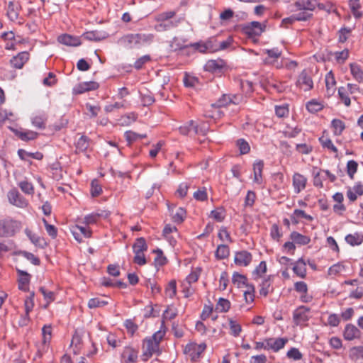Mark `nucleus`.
Instances as JSON below:
<instances>
[{
	"instance_id": "cd10ccee",
	"label": "nucleus",
	"mask_w": 363,
	"mask_h": 363,
	"mask_svg": "<svg viewBox=\"0 0 363 363\" xmlns=\"http://www.w3.org/2000/svg\"><path fill=\"white\" fill-rule=\"evenodd\" d=\"M350 358L353 361H357L359 359H363V347L356 346L350 350Z\"/></svg>"
},
{
	"instance_id": "dca6fc26",
	"label": "nucleus",
	"mask_w": 363,
	"mask_h": 363,
	"mask_svg": "<svg viewBox=\"0 0 363 363\" xmlns=\"http://www.w3.org/2000/svg\"><path fill=\"white\" fill-rule=\"evenodd\" d=\"M58 41L67 46H78L81 45V40L77 37H74L68 34H64L58 37Z\"/></svg>"
},
{
	"instance_id": "473e14b6",
	"label": "nucleus",
	"mask_w": 363,
	"mask_h": 363,
	"mask_svg": "<svg viewBox=\"0 0 363 363\" xmlns=\"http://www.w3.org/2000/svg\"><path fill=\"white\" fill-rule=\"evenodd\" d=\"M230 250L226 245H220L216 251V257L219 259H223L229 256Z\"/></svg>"
},
{
	"instance_id": "79ce46f5",
	"label": "nucleus",
	"mask_w": 363,
	"mask_h": 363,
	"mask_svg": "<svg viewBox=\"0 0 363 363\" xmlns=\"http://www.w3.org/2000/svg\"><path fill=\"white\" fill-rule=\"evenodd\" d=\"M332 127L334 128V133L340 135L345 128V123L339 119H334L332 121Z\"/></svg>"
},
{
	"instance_id": "6e6d98bb",
	"label": "nucleus",
	"mask_w": 363,
	"mask_h": 363,
	"mask_svg": "<svg viewBox=\"0 0 363 363\" xmlns=\"http://www.w3.org/2000/svg\"><path fill=\"white\" fill-rule=\"evenodd\" d=\"M247 278L242 274H240L238 272H235L232 277V282L234 284H238V286H240V284H246Z\"/></svg>"
},
{
	"instance_id": "09e8293b",
	"label": "nucleus",
	"mask_w": 363,
	"mask_h": 363,
	"mask_svg": "<svg viewBox=\"0 0 363 363\" xmlns=\"http://www.w3.org/2000/svg\"><path fill=\"white\" fill-rule=\"evenodd\" d=\"M319 140H320L321 145L324 147H327V148L330 149L333 152H335V153L337 152V147L335 146H334V145L333 144L330 139L325 138L324 136H322L321 138H320Z\"/></svg>"
},
{
	"instance_id": "a18cd8bd",
	"label": "nucleus",
	"mask_w": 363,
	"mask_h": 363,
	"mask_svg": "<svg viewBox=\"0 0 363 363\" xmlns=\"http://www.w3.org/2000/svg\"><path fill=\"white\" fill-rule=\"evenodd\" d=\"M35 293L34 291L30 292V296L27 297L25 300V310L26 315H28L30 311L33 310V308L34 306V298Z\"/></svg>"
},
{
	"instance_id": "4468645a",
	"label": "nucleus",
	"mask_w": 363,
	"mask_h": 363,
	"mask_svg": "<svg viewBox=\"0 0 363 363\" xmlns=\"http://www.w3.org/2000/svg\"><path fill=\"white\" fill-rule=\"evenodd\" d=\"M287 339L285 338H269L266 340L267 347L268 349H272L274 352L279 351L283 348L285 344L287 342Z\"/></svg>"
},
{
	"instance_id": "6ab92c4d",
	"label": "nucleus",
	"mask_w": 363,
	"mask_h": 363,
	"mask_svg": "<svg viewBox=\"0 0 363 363\" xmlns=\"http://www.w3.org/2000/svg\"><path fill=\"white\" fill-rule=\"evenodd\" d=\"M98 87L99 84L95 82H84L79 84L77 87L74 88V91L75 94H79L91 90H95L98 89Z\"/></svg>"
},
{
	"instance_id": "aec40b11",
	"label": "nucleus",
	"mask_w": 363,
	"mask_h": 363,
	"mask_svg": "<svg viewBox=\"0 0 363 363\" xmlns=\"http://www.w3.org/2000/svg\"><path fill=\"white\" fill-rule=\"evenodd\" d=\"M25 233L30 239V240L32 242V243H33L35 246H38L41 248H43L47 245V242L44 238H40L38 235L33 233V232L30 229L26 228L25 230Z\"/></svg>"
},
{
	"instance_id": "bb28decb",
	"label": "nucleus",
	"mask_w": 363,
	"mask_h": 363,
	"mask_svg": "<svg viewBox=\"0 0 363 363\" xmlns=\"http://www.w3.org/2000/svg\"><path fill=\"white\" fill-rule=\"evenodd\" d=\"M350 71L353 77L358 82H363V71L360 68L359 65L356 63H351L350 65Z\"/></svg>"
},
{
	"instance_id": "c85d7f7f",
	"label": "nucleus",
	"mask_w": 363,
	"mask_h": 363,
	"mask_svg": "<svg viewBox=\"0 0 363 363\" xmlns=\"http://www.w3.org/2000/svg\"><path fill=\"white\" fill-rule=\"evenodd\" d=\"M135 254L142 253L147 250V246L145 240L143 238H138L133 245Z\"/></svg>"
},
{
	"instance_id": "b1692460",
	"label": "nucleus",
	"mask_w": 363,
	"mask_h": 363,
	"mask_svg": "<svg viewBox=\"0 0 363 363\" xmlns=\"http://www.w3.org/2000/svg\"><path fill=\"white\" fill-rule=\"evenodd\" d=\"M290 238L293 242L300 245H307L311 241L309 237L303 235L296 231H294L291 233Z\"/></svg>"
},
{
	"instance_id": "f3484780",
	"label": "nucleus",
	"mask_w": 363,
	"mask_h": 363,
	"mask_svg": "<svg viewBox=\"0 0 363 363\" xmlns=\"http://www.w3.org/2000/svg\"><path fill=\"white\" fill-rule=\"evenodd\" d=\"M225 66V63L222 60H208L204 66L206 71L211 72H216L223 69Z\"/></svg>"
},
{
	"instance_id": "4d7b16f0",
	"label": "nucleus",
	"mask_w": 363,
	"mask_h": 363,
	"mask_svg": "<svg viewBox=\"0 0 363 363\" xmlns=\"http://www.w3.org/2000/svg\"><path fill=\"white\" fill-rule=\"evenodd\" d=\"M43 222L48 235L52 238H55L57 233V228L54 225L49 224L45 218H43Z\"/></svg>"
},
{
	"instance_id": "4be33fe9",
	"label": "nucleus",
	"mask_w": 363,
	"mask_h": 363,
	"mask_svg": "<svg viewBox=\"0 0 363 363\" xmlns=\"http://www.w3.org/2000/svg\"><path fill=\"white\" fill-rule=\"evenodd\" d=\"M325 84L327 89V94L328 96H332L335 91V80L331 72L327 74L325 77Z\"/></svg>"
},
{
	"instance_id": "37998d69",
	"label": "nucleus",
	"mask_w": 363,
	"mask_h": 363,
	"mask_svg": "<svg viewBox=\"0 0 363 363\" xmlns=\"http://www.w3.org/2000/svg\"><path fill=\"white\" fill-rule=\"evenodd\" d=\"M230 104H238V101H234L231 95L223 94L218 101V106H225Z\"/></svg>"
},
{
	"instance_id": "5fc2aeb1",
	"label": "nucleus",
	"mask_w": 363,
	"mask_h": 363,
	"mask_svg": "<svg viewBox=\"0 0 363 363\" xmlns=\"http://www.w3.org/2000/svg\"><path fill=\"white\" fill-rule=\"evenodd\" d=\"M237 145L239 147L241 154H247L249 152L250 147L247 142L243 139H239L237 141Z\"/></svg>"
},
{
	"instance_id": "a211bd4d",
	"label": "nucleus",
	"mask_w": 363,
	"mask_h": 363,
	"mask_svg": "<svg viewBox=\"0 0 363 363\" xmlns=\"http://www.w3.org/2000/svg\"><path fill=\"white\" fill-rule=\"evenodd\" d=\"M108 34L105 32L98 30L86 32L82 35V38L88 40L100 41L106 38Z\"/></svg>"
},
{
	"instance_id": "c9c22d12",
	"label": "nucleus",
	"mask_w": 363,
	"mask_h": 363,
	"mask_svg": "<svg viewBox=\"0 0 363 363\" xmlns=\"http://www.w3.org/2000/svg\"><path fill=\"white\" fill-rule=\"evenodd\" d=\"M47 118L44 116H35L31 118L32 124L40 129H44L45 128V122Z\"/></svg>"
},
{
	"instance_id": "0e129e2a",
	"label": "nucleus",
	"mask_w": 363,
	"mask_h": 363,
	"mask_svg": "<svg viewBox=\"0 0 363 363\" xmlns=\"http://www.w3.org/2000/svg\"><path fill=\"white\" fill-rule=\"evenodd\" d=\"M194 121H190L187 124L179 127V130L181 134L184 135H186L191 131V129L194 130Z\"/></svg>"
},
{
	"instance_id": "69168bd1",
	"label": "nucleus",
	"mask_w": 363,
	"mask_h": 363,
	"mask_svg": "<svg viewBox=\"0 0 363 363\" xmlns=\"http://www.w3.org/2000/svg\"><path fill=\"white\" fill-rule=\"evenodd\" d=\"M220 285L219 288L220 290H225L228 283V274L226 272H223L220 277Z\"/></svg>"
},
{
	"instance_id": "393cba45",
	"label": "nucleus",
	"mask_w": 363,
	"mask_h": 363,
	"mask_svg": "<svg viewBox=\"0 0 363 363\" xmlns=\"http://www.w3.org/2000/svg\"><path fill=\"white\" fill-rule=\"evenodd\" d=\"M16 136H18L20 139L23 141H29L35 139L38 133L32 130H26V131H19L16 130L15 132Z\"/></svg>"
},
{
	"instance_id": "774afa93",
	"label": "nucleus",
	"mask_w": 363,
	"mask_h": 363,
	"mask_svg": "<svg viewBox=\"0 0 363 363\" xmlns=\"http://www.w3.org/2000/svg\"><path fill=\"white\" fill-rule=\"evenodd\" d=\"M141 98L143 106H150L155 102V98L150 93L142 94Z\"/></svg>"
},
{
	"instance_id": "72a5a7b5",
	"label": "nucleus",
	"mask_w": 363,
	"mask_h": 363,
	"mask_svg": "<svg viewBox=\"0 0 363 363\" xmlns=\"http://www.w3.org/2000/svg\"><path fill=\"white\" fill-rule=\"evenodd\" d=\"M261 288L259 289L260 295L264 296H267L269 292L273 291V288L271 286V279L270 277L265 279L260 285Z\"/></svg>"
},
{
	"instance_id": "39448f33",
	"label": "nucleus",
	"mask_w": 363,
	"mask_h": 363,
	"mask_svg": "<svg viewBox=\"0 0 363 363\" xmlns=\"http://www.w3.org/2000/svg\"><path fill=\"white\" fill-rule=\"evenodd\" d=\"M310 308L304 306L296 308L293 314V320L296 325H302L309 319L308 313Z\"/></svg>"
},
{
	"instance_id": "7c9ffc66",
	"label": "nucleus",
	"mask_w": 363,
	"mask_h": 363,
	"mask_svg": "<svg viewBox=\"0 0 363 363\" xmlns=\"http://www.w3.org/2000/svg\"><path fill=\"white\" fill-rule=\"evenodd\" d=\"M345 240L350 245H358L363 242V235L359 233L349 234L345 237Z\"/></svg>"
},
{
	"instance_id": "864d4df0",
	"label": "nucleus",
	"mask_w": 363,
	"mask_h": 363,
	"mask_svg": "<svg viewBox=\"0 0 363 363\" xmlns=\"http://www.w3.org/2000/svg\"><path fill=\"white\" fill-rule=\"evenodd\" d=\"M229 325L230 329V333L234 336H238L242 330L241 325L236 321L230 320Z\"/></svg>"
},
{
	"instance_id": "ea45409f",
	"label": "nucleus",
	"mask_w": 363,
	"mask_h": 363,
	"mask_svg": "<svg viewBox=\"0 0 363 363\" xmlns=\"http://www.w3.org/2000/svg\"><path fill=\"white\" fill-rule=\"evenodd\" d=\"M350 6L353 15L359 18L362 16V12L358 10L361 8L359 0H350Z\"/></svg>"
},
{
	"instance_id": "c756f323",
	"label": "nucleus",
	"mask_w": 363,
	"mask_h": 363,
	"mask_svg": "<svg viewBox=\"0 0 363 363\" xmlns=\"http://www.w3.org/2000/svg\"><path fill=\"white\" fill-rule=\"evenodd\" d=\"M137 34H130L123 37L121 41L128 48H132L133 45H138Z\"/></svg>"
},
{
	"instance_id": "1a4fd4ad",
	"label": "nucleus",
	"mask_w": 363,
	"mask_h": 363,
	"mask_svg": "<svg viewBox=\"0 0 363 363\" xmlns=\"http://www.w3.org/2000/svg\"><path fill=\"white\" fill-rule=\"evenodd\" d=\"M28 59L29 53L28 52H21L11 59L10 64L13 68L21 69Z\"/></svg>"
},
{
	"instance_id": "412c9836",
	"label": "nucleus",
	"mask_w": 363,
	"mask_h": 363,
	"mask_svg": "<svg viewBox=\"0 0 363 363\" xmlns=\"http://www.w3.org/2000/svg\"><path fill=\"white\" fill-rule=\"evenodd\" d=\"M20 277L18 279V289L22 291H28V285L30 282V275L26 272L18 271Z\"/></svg>"
},
{
	"instance_id": "20e7f679",
	"label": "nucleus",
	"mask_w": 363,
	"mask_h": 363,
	"mask_svg": "<svg viewBox=\"0 0 363 363\" xmlns=\"http://www.w3.org/2000/svg\"><path fill=\"white\" fill-rule=\"evenodd\" d=\"M206 345L205 343L196 344L189 343L184 348V353L188 354L191 361L196 362L200 357L201 354L205 350Z\"/></svg>"
},
{
	"instance_id": "ddd939ff",
	"label": "nucleus",
	"mask_w": 363,
	"mask_h": 363,
	"mask_svg": "<svg viewBox=\"0 0 363 363\" xmlns=\"http://www.w3.org/2000/svg\"><path fill=\"white\" fill-rule=\"evenodd\" d=\"M245 33L250 36H259L264 31V27L257 21H252L245 28Z\"/></svg>"
},
{
	"instance_id": "f03ea898",
	"label": "nucleus",
	"mask_w": 363,
	"mask_h": 363,
	"mask_svg": "<svg viewBox=\"0 0 363 363\" xmlns=\"http://www.w3.org/2000/svg\"><path fill=\"white\" fill-rule=\"evenodd\" d=\"M315 5V0H298L295 3V6L298 10H303V11L294 14L296 21H306L310 18L312 16V13L309 11H313Z\"/></svg>"
},
{
	"instance_id": "603ef678",
	"label": "nucleus",
	"mask_w": 363,
	"mask_h": 363,
	"mask_svg": "<svg viewBox=\"0 0 363 363\" xmlns=\"http://www.w3.org/2000/svg\"><path fill=\"white\" fill-rule=\"evenodd\" d=\"M19 187L21 189L27 194H33L34 192V189L31 183L28 182L27 181H23L19 183Z\"/></svg>"
},
{
	"instance_id": "f8f14e48",
	"label": "nucleus",
	"mask_w": 363,
	"mask_h": 363,
	"mask_svg": "<svg viewBox=\"0 0 363 363\" xmlns=\"http://www.w3.org/2000/svg\"><path fill=\"white\" fill-rule=\"evenodd\" d=\"M343 335L345 340H352L356 338H359L361 336V332L354 325L347 324L345 326Z\"/></svg>"
},
{
	"instance_id": "a19ab883",
	"label": "nucleus",
	"mask_w": 363,
	"mask_h": 363,
	"mask_svg": "<svg viewBox=\"0 0 363 363\" xmlns=\"http://www.w3.org/2000/svg\"><path fill=\"white\" fill-rule=\"evenodd\" d=\"M358 164L354 160H350L347 164V173L351 179H354V175L357 171Z\"/></svg>"
},
{
	"instance_id": "423d86ee",
	"label": "nucleus",
	"mask_w": 363,
	"mask_h": 363,
	"mask_svg": "<svg viewBox=\"0 0 363 363\" xmlns=\"http://www.w3.org/2000/svg\"><path fill=\"white\" fill-rule=\"evenodd\" d=\"M252 256L247 250L237 252L235 255L234 262L238 266H248L252 262Z\"/></svg>"
},
{
	"instance_id": "58836bf2",
	"label": "nucleus",
	"mask_w": 363,
	"mask_h": 363,
	"mask_svg": "<svg viewBox=\"0 0 363 363\" xmlns=\"http://www.w3.org/2000/svg\"><path fill=\"white\" fill-rule=\"evenodd\" d=\"M107 304L108 301L106 300L101 299L100 298H91L88 302V306L90 308L104 307Z\"/></svg>"
},
{
	"instance_id": "4c0bfd02",
	"label": "nucleus",
	"mask_w": 363,
	"mask_h": 363,
	"mask_svg": "<svg viewBox=\"0 0 363 363\" xmlns=\"http://www.w3.org/2000/svg\"><path fill=\"white\" fill-rule=\"evenodd\" d=\"M230 303L228 300L220 298L216 306V310L219 312H226L230 309Z\"/></svg>"
},
{
	"instance_id": "e433bc0d",
	"label": "nucleus",
	"mask_w": 363,
	"mask_h": 363,
	"mask_svg": "<svg viewBox=\"0 0 363 363\" xmlns=\"http://www.w3.org/2000/svg\"><path fill=\"white\" fill-rule=\"evenodd\" d=\"M294 272L300 277H304L306 275V264L302 260L299 259L293 268Z\"/></svg>"
},
{
	"instance_id": "f257e3e1",
	"label": "nucleus",
	"mask_w": 363,
	"mask_h": 363,
	"mask_svg": "<svg viewBox=\"0 0 363 363\" xmlns=\"http://www.w3.org/2000/svg\"><path fill=\"white\" fill-rule=\"evenodd\" d=\"M176 15L173 11L163 12L155 16V20L157 23L155 26V30L157 32H164L169 30L180 23V19L172 21V18Z\"/></svg>"
},
{
	"instance_id": "052dcab7",
	"label": "nucleus",
	"mask_w": 363,
	"mask_h": 363,
	"mask_svg": "<svg viewBox=\"0 0 363 363\" xmlns=\"http://www.w3.org/2000/svg\"><path fill=\"white\" fill-rule=\"evenodd\" d=\"M194 198L197 201H205L207 199V193L205 187L199 189L194 193Z\"/></svg>"
},
{
	"instance_id": "3c124183",
	"label": "nucleus",
	"mask_w": 363,
	"mask_h": 363,
	"mask_svg": "<svg viewBox=\"0 0 363 363\" xmlns=\"http://www.w3.org/2000/svg\"><path fill=\"white\" fill-rule=\"evenodd\" d=\"M306 108L311 113H316L323 108V105L313 100L307 104Z\"/></svg>"
},
{
	"instance_id": "13d9d810",
	"label": "nucleus",
	"mask_w": 363,
	"mask_h": 363,
	"mask_svg": "<svg viewBox=\"0 0 363 363\" xmlns=\"http://www.w3.org/2000/svg\"><path fill=\"white\" fill-rule=\"evenodd\" d=\"M126 104L125 101H123L121 102H116L113 104H109L105 106L104 110L106 112L109 113L113 111L115 109H119L121 108L125 107Z\"/></svg>"
},
{
	"instance_id": "49530a36",
	"label": "nucleus",
	"mask_w": 363,
	"mask_h": 363,
	"mask_svg": "<svg viewBox=\"0 0 363 363\" xmlns=\"http://www.w3.org/2000/svg\"><path fill=\"white\" fill-rule=\"evenodd\" d=\"M40 291L43 294L44 298L47 301V303L45 306V308H47L50 303L55 300V294L52 291H48L44 287H40Z\"/></svg>"
},
{
	"instance_id": "9b49d317",
	"label": "nucleus",
	"mask_w": 363,
	"mask_h": 363,
	"mask_svg": "<svg viewBox=\"0 0 363 363\" xmlns=\"http://www.w3.org/2000/svg\"><path fill=\"white\" fill-rule=\"evenodd\" d=\"M8 198L10 203L16 206L22 208L26 206L27 205L26 200L24 199L19 194V192L16 189H13L9 192Z\"/></svg>"
},
{
	"instance_id": "5701e85b",
	"label": "nucleus",
	"mask_w": 363,
	"mask_h": 363,
	"mask_svg": "<svg viewBox=\"0 0 363 363\" xmlns=\"http://www.w3.org/2000/svg\"><path fill=\"white\" fill-rule=\"evenodd\" d=\"M91 140L85 135H82L76 143L77 151L84 152L89 147Z\"/></svg>"
},
{
	"instance_id": "2f4dec72",
	"label": "nucleus",
	"mask_w": 363,
	"mask_h": 363,
	"mask_svg": "<svg viewBox=\"0 0 363 363\" xmlns=\"http://www.w3.org/2000/svg\"><path fill=\"white\" fill-rule=\"evenodd\" d=\"M264 167V163L262 161H258L254 164V177L255 182L260 183L262 179V172Z\"/></svg>"
},
{
	"instance_id": "2eb2a0df",
	"label": "nucleus",
	"mask_w": 363,
	"mask_h": 363,
	"mask_svg": "<svg viewBox=\"0 0 363 363\" xmlns=\"http://www.w3.org/2000/svg\"><path fill=\"white\" fill-rule=\"evenodd\" d=\"M307 179L306 178L299 174L295 173L293 176V186L296 193H299L301 190L306 187Z\"/></svg>"
},
{
	"instance_id": "f704fd0d",
	"label": "nucleus",
	"mask_w": 363,
	"mask_h": 363,
	"mask_svg": "<svg viewBox=\"0 0 363 363\" xmlns=\"http://www.w3.org/2000/svg\"><path fill=\"white\" fill-rule=\"evenodd\" d=\"M183 81L185 86L191 88L196 87L199 83L198 78L188 73H185Z\"/></svg>"
},
{
	"instance_id": "9d476101",
	"label": "nucleus",
	"mask_w": 363,
	"mask_h": 363,
	"mask_svg": "<svg viewBox=\"0 0 363 363\" xmlns=\"http://www.w3.org/2000/svg\"><path fill=\"white\" fill-rule=\"evenodd\" d=\"M296 84L304 91H308L313 88V84L311 78L308 75L306 70H303L299 74Z\"/></svg>"
},
{
	"instance_id": "680f3d73",
	"label": "nucleus",
	"mask_w": 363,
	"mask_h": 363,
	"mask_svg": "<svg viewBox=\"0 0 363 363\" xmlns=\"http://www.w3.org/2000/svg\"><path fill=\"white\" fill-rule=\"evenodd\" d=\"M176 281L174 280H172L166 289V294L169 297L173 298L176 295Z\"/></svg>"
},
{
	"instance_id": "de8ad7c7",
	"label": "nucleus",
	"mask_w": 363,
	"mask_h": 363,
	"mask_svg": "<svg viewBox=\"0 0 363 363\" xmlns=\"http://www.w3.org/2000/svg\"><path fill=\"white\" fill-rule=\"evenodd\" d=\"M52 328L50 325H45L43 328V343L46 345L51 340Z\"/></svg>"
},
{
	"instance_id": "338daca9",
	"label": "nucleus",
	"mask_w": 363,
	"mask_h": 363,
	"mask_svg": "<svg viewBox=\"0 0 363 363\" xmlns=\"http://www.w3.org/2000/svg\"><path fill=\"white\" fill-rule=\"evenodd\" d=\"M211 215L218 222H221L225 218L224 211L222 208H218L212 211Z\"/></svg>"
},
{
	"instance_id": "6e6552de",
	"label": "nucleus",
	"mask_w": 363,
	"mask_h": 363,
	"mask_svg": "<svg viewBox=\"0 0 363 363\" xmlns=\"http://www.w3.org/2000/svg\"><path fill=\"white\" fill-rule=\"evenodd\" d=\"M21 6L18 1H9L7 6L6 14L11 21H16L18 19L19 11Z\"/></svg>"
},
{
	"instance_id": "8fccbe9b",
	"label": "nucleus",
	"mask_w": 363,
	"mask_h": 363,
	"mask_svg": "<svg viewBox=\"0 0 363 363\" xmlns=\"http://www.w3.org/2000/svg\"><path fill=\"white\" fill-rule=\"evenodd\" d=\"M102 189L97 180H93L91 183V194L93 197L98 196L101 194Z\"/></svg>"
},
{
	"instance_id": "a878e982",
	"label": "nucleus",
	"mask_w": 363,
	"mask_h": 363,
	"mask_svg": "<svg viewBox=\"0 0 363 363\" xmlns=\"http://www.w3.org/2000/svg\"><path fill=\"white\" fill-rule=\"evenodd\" d=\"M18 155L19 157L23 160H27V157H31L35 160H40L43 159V155L40 152H28L23 149H20L18 150Z\"/></svg>"
},
{
	"instance_id": "c03bdc74",
	"label": "nucleus",
	"mask_w": 363,
	"mask_h": 363,
	"mask_svg": "<svg viewBox=\"0 0 363 363\" xmlns=\"http://www.w3.org/2000/svg\"><path fill=\"white\" fill-rule=\"evenodd\" d=\"M153 252L157 255V256L154 260L155 265L156 266H162V265L165 264L167 262V259L163 255L162 251L160 249H157L156 250H154Z\"/></svg>"
},
{
	"instance_id": "0eeeda50",
	"label": "nucleus",
	"mask_w": 363,
	"mask_h": 363,
	"mask_svg": "<svg viewBox=\"0 0 363 363\" xmlns=\"http://www.w3.org/2000/svg\"><path fill=\"white\" fill-rule=\"evenodd\" d=\"M158 348L159 341L146 338L144 340L143 345V355L147 357H150L155 352L158 350Z\"/></svg>"
},
{
	"instance_id": "7ed1b4c3",
	"label": "nucleus",
	"mask_w": 363,
	"mask_h": 363,
	"mask_svg": "<svg viewBox=\"0 0 363 363\" xmlns=\"http://www.w3.org/2000/svg\"><path fill=\"white\" fill-rule=\"evenodd\" d=\"M21 228V223L11 219L0 220V237H11Z\"/></svg>"
},
{
	"instance_id": "e2e57ef3",
	"label": "nucleus",
	"mask_w": 363,
	"mask_h": 363,
	"mask_svg": "<svg viewBox=\"0 0 363 363\" xmlns=\"http://www.w3.org/2000/svg\"><path fill=\"white\" fill-rule=\"evenodd\" d=\"M185 214V211L182 208H179L177 213L172 216L173 221L177 223H181L184 220Z\"/></svg>"
},
{
	"instance_id": "bf43d9fd",
	"label": "nucleus",
	"mask_w": 363,
	"mask_h": 363,
	"mask_svg": "<svg viewBox=\"0 0 363 363\" xmlns=\"http://www.w3.org/2000/svg\"><path fill=\"white\" fill-rule=\"evenodd\" d=\"M246 286L248 287V290L244 293L245 299L247 303H252L255 297V287L252 285L249 286L246 284Z\"/></svg>"
}]
</instances>
